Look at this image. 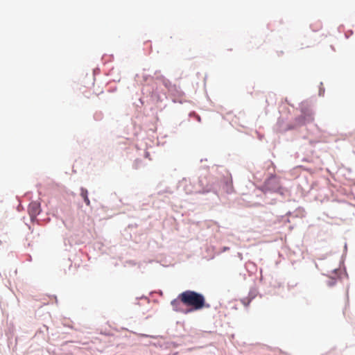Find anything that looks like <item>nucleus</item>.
I'll return each instance as SVG.
<instances>
[{"label":"nucleus","mask_w":355,"mask_h":355,"mask_svg":"<svg viewBox=\"0 0 355 355\" xmlns=\"http://www.w3.org/2000/svg\"><path fill=\"white\" fill-rule=\"evenodd\" d=\"M179 298L182 303L187 306L191 307V310H200L209 308L206 303L205 296L193 291L187 290L179 294Z\"/></svg>","instance_id":"obj_1"},{"label":"nucleus","mask_w":355,"mask_h":355,"mask_svg":"<svg viewBox=\"0 0 355 355\" xmlns=\"http://www.w3.org/2000/svg\"><path fill=\"white\" fill-rule=\"evenodd\" d=\"M40 211V204L38 202L34 201L30 203L28 206V213L32 219L36 218Z\"/></svg>","instance_id":"obj_2"},{"label":"nucleus","mask_w":355,"mask_h":355,"mask_svg":"<svg viewBox=\"0 0 355 355\" xmlns=\"http://www.w3.org/2000/svg\"><path fill=\"white\" fill-rule=\"evenodd\" d=\"M80 196L81 197L83 198L85 202L86 203V205L87 206H89L90 205V201H89V199L88 198V191L85 188H81L80 189Z\"/></svg>","instance_id":"obj_3"},{"label":"nucleus","mask_w":355,"mask_h":355,"mask_svg":"<svg viewBox=\"0 0 355 355\" xmlns=\"http://www.w3.org/2000/svg\"><path fill=\"white\" fill-rule=\"evenodd\" d=\"M180 303H182L181 300L179 298V295L178 297L173 300L171 301V304L173 306V309L175 311H181V309L180 308Z\"/></svg>","instance_id":"obj_4"},{"label":"nucleus","mask_w":355,"mask_h":355,"mask_svg":"<svg viewBox=\"0 0 355 355\" xmlns=\"http://www.w3.org/2000/svg\"><path fill=\"white\" fill-rule=\"evenodd\" d=\"M163 83L165 85L166 87H168V85L170 84L169 81L164 78H163Z\"/></svg>","instance_id":"obj_5"}]
</instances>
